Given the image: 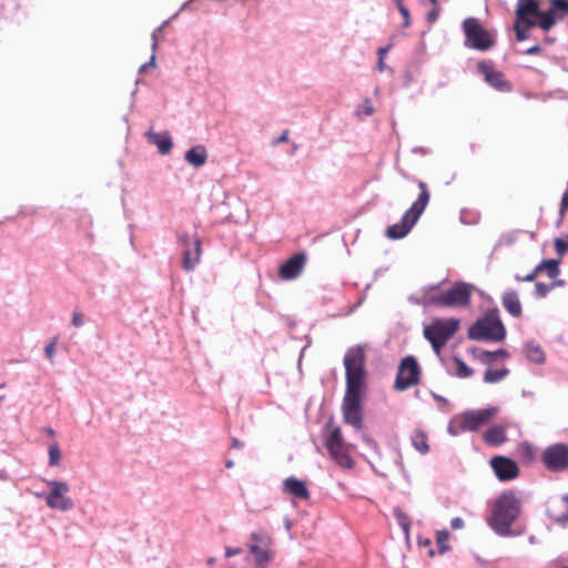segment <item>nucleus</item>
I'll use <instances>...</instances> for the list:
<instances>
[{
	"instance_id": "c85d7f7f",
	"label": "nucleus",
	"mask_w": 568,
	"mask_h": 568,
	"mask_svg": "<svg viewBox=\"0 0 568 568\" xmlns=\"http://www.w3.org/2000/svg\"><path fill=\"white\" fill-rule=\"evenodd\" d=\"M526 355L527 357L535 363H542L545 361V354L542 349L537 345H527L526 346Z\"/></svg>"
},
{
	"instance_id": "aec40b11",
	"label": "nucleus",
	"mask_w": 568,
	"mask_h": 568,
	"mask_svg": "<svg viewBox=\"0 0 568 568\" xmlns=\"http://www.w3.org/2000/svg\"><path fill=\"white\" fill-rule=\"evenodd\" d=\"M283 489L286 494L292 495L298 499H308L310 491L305 485V483L295 477H288L284 480Z\"/></svg>"
},
{
	"instance_id": "7c9ffc66",
	"label": "nucleus",
	"mask_w": 568,
	"mask_h": 568,
	"mask_svg": "<svg viewBox=\"0 0 568 568\" xmlns=\"http://www.w3.org/2000/svg\"><path fill=\"white\" fill-rule=\"evenodd\" d=\"M456 364V374L460 378H467L473 375V369L466 365L460 358H454Z\"/></svg>"
},
{
	"instance_id": "2f4dec72",
	"label": "nucleus",
	"mask_w": 568,
	"mask_h": 568,
	"mask_svg": "<svg viewBox=\"0 0 568 568\" xmlns=\"http://www.w3.org/2000/svg\"><path fill=\"white\" fill-rule=\"evenodd\" d=\"M395 515H396V519H397L399 526L403 529L405 538L408 539L409 528H410L409 518L405 514H403L400 510H396Z\"/></svg>"
},
{
	"instance_id": "3c124183",
	"label": "nucleus",
	"mask_w": 568,
	"mask_h": 568,
	"mask_svg": "<svg viewBox=\"0 0 568 568\" xmlns=\"http://www.w3.org/2000/svg\"><path fill=\"white\" fill-rule=\"evenodd\" d=\"M554 568H568V558L555 562Z\"/></svg>"
},
{
	"instance_id": "0e129e2a",
	"label": "nucleus",
	"mask_w": 568,
	"mask_h": 568,
	"mask_svg": "<svg viewBox=\"0 0 568 568\" xmlns=\"http://www.w3.org/2000/svg\"><path fill=\"white\" fill-rule=\"evenodd\" d=\"M566 518L568 519V516Z\"/></svg>"
},
{
	"instance_id": "0eeeda50",
	"label": "nucleus",
	"mask_w": 568,
	"mask_h": 568,
	"mask_svg": "<svg viewBox=\"0 0 568 568\" xmlns=\"http://www.w3.org/2000/svg\"><path fill=\"white\" fill-rule=\"evenodd\" d=\"M468 336L476 341H503L506 329L496 313H490L479 318L468 331Z\"/></svg>"
},
{
	"instance_id": "6ab92c4d",
	"label": "nucleus",
	"mask_w": 568,
	"mask_h": 568,
	"mask_svg": "<svg viewBox=\"0 0 568 568\" xmlns=\"http://www.w3.org/2000/svg\"><path fill=\"white\" fill-rule=\"evenodd\" d=\"M307 256L304 252L294 254L284 264L281 265L278 275L282 280L290 281L296 278L303 271Z\"/></svg>"
},
{
	"instance_id": "a18cd8bd",
	"label": "nucleus",
	"mask_w": 568,
	"mask_h": 568,
	"mask_svg": "<svg viewBox=\"0 0 568 568\" xmlns=\"http://www.w3.org/2000/svg\"><path fill=\"white\" fill-rule=\"evenodd\" d=\"M453 529H460L464 526L462 518H454L450 523Z\"/></svg>"
},
{
	"instance_id": "e433bc0d",
	"label": "nucleus",
	"mask_w": 568,
	"mask_h": 568,
	"mask_svg": "<svg viewBox=\"0 0 568 568\" xmlns=\"http://www.w3.org/2000/svg\"><path fill=\"white\" fill-rule=\"evenodd\" d=\"M388 47H383L378 49V61H377V69L379 71H384L386 69V65L384 63L385 57L387 55Z\"/></svg>"
},
{
	"instance_id": "f704fd0d",
	"label": "nucleus",
	"mask_w": 568,
	"mask_h": 568,
	"mask_svg": "<svg viewBox=\"0 0 568 568\" xmlns=\"http://www.w3.org/2000/svg\"><path fill=\"white\" fill-rule=\"evenodd\" d=\"M374 112V109L368 100H365L362 105H359L356 110V114L358 116H369Z\"/></svg>"
},
{
	"instance_id": "8fccbe9b",
	"label": "nucleus",
	"mask_w": 568,
	"mask_h": 568,
	"mask_svg": "<svg viewBox=\"0 0 568 568\" xmlns=\"http://www.w3.org/2000/svg\"><path fill=\"white\" fill-rule=\"evenodd\" d=\"M288 141V131L285 130L277 139L276 143H284Z\"/></svg>"
},
{
	"instance_id": "423d86ee",
	"label": "nucleus",
	"mask_w": 568,
	"mask_h": 568,
	"mask_svg": "<svg viewBox=\"0 0 568 568\" xmlns=\"http://www.w3.org/2000/svg\"><path fill=\"white\" fill-rule=\"evenodd\" d=\"M497 412V407L465 412L453 419L449 432L453 435H457L460 432H475L486 425Z\"/></svg>"
},
{
	"instance_id": "c03bdc74",
	"label": "nucleus",
	"mask_w": 568,
	"mask_h": 568,
	"mask_svg": "<svg viewBox=\"0 0 568 568\" xmlns=\"http://www.w3.org/2000/svg\"><path fill=\"white\" fill-rule=\"evenodd\" d=\"M242 552V549L241 548H231V547H226L225 548V556L229 558V557H232V556H235V555H239Z\"/></svg>"
},
{
	"instance_id": "a19ab883",
	"label": "nucleus",
	"mask_w": 568,
	"mask_h": 568,
	"mask_svg": "<svg viewBox=\"0 0 568 568\" xmlns=\"http://www.w3.org/2000/svg\"><path fill=\"white\" fill-rule=\"evenodd\" d=\"M57 337H54L44 348L45 356L52 359L55 353Z\"/></svg>"
},
{
	"instance_id": "680f3d73",
	"label": "nucleus",
	"mask_w": 568,
	"mask_h": 568,
	"mask_svg": "<svg viewBox=\"0 0 568 568\" xmlns=\"http://www.w3.org/2000/svg\"><path fill=\"white\" fill-rule=\"evenodd\" d=\"M2 399H3V396H2V395H0V402H1Z\"/></svg>"
},
{
	"instance_id": "f8f14e48",
	"label": "nucleus",
	"mask_w": 568,
	"mask_h": 568,
	"mask_svg": "<svg viewBox=\"0 0 568 568\" xmlns=\"http://www.w3.org/2000/svg\"><path fill=\"white\" fill-rule=\"evenodd\" d=\"M547 469L551 471H564L568 469V445L554 444L547 447L541 456Z\"/></svg>"
},
{
	"instance_id": "4c0bfd02",
	"label": "nucleus",
	"mask_w": 568,
	"mask_h": 568,
	"mask_svg": "<svg viewBox=\"0 0 568 568\" xmlns=\"http://www.w3.org/2000/svg\"><path fill=\"white\" fill-rule=\"evenodd\" d=\"M430 4L433 6V9L427 13V21L429 23H433L437 20L438 18V14H439V7H438V3H437V0H435V2H432L429 0Z\"/></svg>"
},
{
	"instance_id": "7ed1b4c3",
	"label": "nucleus",
	"mask_w": 568,
	"mask_h": 568,
	"mask_svg": "<svg viewBox=\"0 0 568 568\" xmlns=\"http://www.w3.org/2000/svg\"><path fill=\"white\" fill-rule=\"evenodd\" d=\"M459 321L456 318H436L424 327V336L434 352L440 355L443 347L456 334Z\"/></svg>"
},
{
	"instance_id": "39448f33",
	"label": "nucleus",
	"mask_w": 568,
	"mask_h": 568,
	"mask_svg": "<svg viewBox=\"0 0 568 568\" xmlns=\"http://www.w3.org/2000/svg\"><path fill=\"white\" fill-rule=\"evenodd\" d=\"M420 193L410 209L404 214L399 223L393 224V239H403L416 224L429 202V192L424 182L419 183Z\"/></svg>"
},
{
	"instance_id": "49530a36",
	"label": "nucleus",
	"mask_w": 568,
	"mask_h": 568,
	"mask_svg": "<svg viewBox=\"0 0 568 568\" xmlns=\"http://www.w3.org/2000/svg\"><path fill=\"white\" fill-rule=\"evenodd\" d=\"M154 65H155V55L153 53L150 61L140 68V72H144L149 67H154Z\"/></svg>"
},
{
	"instance_id": "cd10ccee",
	"label": "nucleus",
	"mask_w": 568,
	"mask_h": 568,
	"mask_svg": "<svg viewBox=\"0 0 568 568\" xmlns=\"http://www.w3.org/2000/svg\"><path fill=\"white\" fill-rule=\"evenodd\" d=\"M537 267H541V272L546 271L550 278H555L559 274L558 262L555 260H545Z\"/></svg>"
},
{
	"instance_id": "9b49d317",
	"label": "nucleus",
	"mask_w": 568,
	"mask_h": 568,
	"mask_svg": "<svg viewBox=\"0 0 568 568\" xmlns=\"http://www.w3.org/2000/svg\"><path fill=\"white\" fill-rule=\"evenodd\" d=\"M422 368L417 359L409 355L404 357L397 369L394 387L397 390H406L420 382Z\"/></svg>"
},
{
	"instance_id": "603ef678",
	"label": "nucleus",
	"mask_w": 568,
	"mask_h": 568,
	"mask_svg": "<svg viewBox=\"0 0 568 568\" xmlns=\"http://www.w3.org/2000/svg\"><path fill=\"white\" fill-rule=\"evenodd\" d=\"M233 448H241L243 445L242 443L237 439V438H233L232 439V445H231Z\"/></svg>"
},
{
	"instance_id": "f3484780",
	"label": "nucleus",
	"mask_w": 568,
	"mask_h": 568,
	"mask_svg": "<svg viewBox=\"0 0 568 568\" xmlns=\"http://www.w3.org/2000/svg\"><path fill=\"white\" fill-rule=\"evenodd\" d=\"M477 69L484 75L485 81L493 88L504 92L511 90V85L506 80L505 74L496 70L491 62L481 61L477 64Z\"/></svg>"
},
{
	"instance_id": "72a5a7b5",
	"label": "nucleus",
	"mask_w": 568,
	"mask_h": 568,
	"mask_svg": "<svg viewBox=\"0 0 568 568\" xmlns=\"http://www.w3.org/2000/svg\"><path fill=\"white\" fill-rule=\"evenodd\" d=\"M555 286H556L555 283H552V284L536 283L535 291H536L537 296L545 297Z\"/></svg>"
},
{
	"instance_id": "a211bd4d",
	"label": "nucleus",
	"mask_w": 568,
	"mask_h": 568,
	"mask_svg": "<svg viewBox=\"0 0 568 568\" xmlns=\"http://www.w3.org/2000/svg\"><path fill=\"white\" fill-rule=\"evenodd\" d=\"M491 468L494 469L496 476L500 480H511L518 476L519 468L517 464L503 456L493 457L490 460Z\"/></svg>"
},
{
	"instance_id": "6e6552de",
	"label": "nucleus",
	"mask_w": 568,
	"mask_h": 568,
	"mask_svg": "<svg viewBox=\"0 0 568 568\" xmlns=\"http://www.w3.org/2000/svg\"><path fill=\"white\" fill-rule=\"evenodd\" d=\"M473 286L456 283L450 288L429 296V303L440 307L467 306L470 302Z\"/></svg>"
},
{
	"instance_id": "393cba45",
	"label": "nucleus",
	"mask_w": 568,
	"mask_h": 568,
	"mask_svg": "<svg viewBox=\"0 0 568 568\" xmlns=\"http://www.w3.org/2000/svg\"><path fill=\"white\" fill-rule=\"evenodd\" d=\"M509 357V353L506 349H497L494 352L478 351L477 358L484 364H490L497 359H506Z\"/></svg>"
},
{
	"instance_id": "473e14b6",
	"label": "nucleus",
	"mask_w": 568,
	"mask_h": 568,
	"mask_svg": "<svg viewBox=\"0 0 568 568\" xmlns=\"http://www.w3.org/2000/svg\"><path fill=\"white\" fill-rule=\"evenodd\" d=\"M61 458V450L58 444H53L49 447V464L55 466L59 464Z\"/></svg>"
},
{
	"instance_id": "5fc2aeb1",
	"label": "nucleus",
	"mask_w": 568,
	"mask_h": 568,
	"mask_svg": "<svg viewBox=\"0 0 568 568\" xmlns=\"http://www.w3.org/2000/svg\"><path fill=\"white\" fill-rule=\"evenodd\" d=\"M385 235L387 237H390V226H387L386 230H385Z\"/></svg>"
},
{
	"instance_id": "412c9836",
	"label": "nucleus",
	"mask_w": 568,
	"mask_h": 568,
	"mask_svg": "<svg viewBox=\"0 0 568 568\" xmlns=\"http://www.w3.org/2000/svg\"><path fill=\"white\" fill-rule=\"evenodd\" d=\"M146 136L151 143L156 145L161 154H169L171 152L173 143L168 132L156 133L153 131H149L146 133Z\"/></svg>"
},
{
	"instance_id": "ddd939ff",
	"label": "nucleus",
	"mask_w": 568,
	"mask_h": 568,
	"mask_svg": "<svg viewBox=\"0 0 568 568\" xmlns=\"http://www.w3.org/2000/svg\"><path fill=\"white\" fill-rule=\"evenodd\" d=\"M271 545L272 539L263 532H253L251 535V544L248 545L250 552L254 556L255 564L264 568L271 561Z\"/></svg>"
},
{
	"instance_id": "b1692460",
	"label": "nucleus",
	"mask_w": 568,
	"mask_h": 568,
	"mask_svg": "<svg viewBox=\"0 0 568 568\" xmlns=\"http://www.w3.org/2000/svg\"><path fill=\"white\" fill-rule=\"evenodd\" d=\"M483 437L488 445H501L507 440L506 427L501 425L493 426L484 433Z\"/></svg>"
},
{
	"instance_id": "4d7b16f0",
	"label": "nucleus",
	"mask_w": 568,
	"mask_h": 568,
	"mask_svg": "<svg viewBox=\"0 0 568 568\" xmlns=\"http://www.w3.org/2000/svg\"><path fill=\"white\" fill-rule=\"evenodd\" d=\"M48 435L53 436V435H54V432H53L51 428H49V429H48Z\"/></svg>"
},
{
	"instance_id": "bf43d9fd",
	"label": "nucleus",
	"mask_w": 568,
	"mask_h": 568,
	"mask_svg": "<svg viewBox=\"0 0 568 568\" xmlns=\"http://www.w3.org/2000/svg\"><path fill=\"white\" fill-rule=\"evenodd\" d=\"M429 555H430V556H434V550H432V549H430V550H429Z\"/></svg>"
},
{
	"instance_id": "58836bf2",
	"label": "nucleus",
	"mask_w": 568,
	"mask_h": 568,
	"mask_svg": "<svg viewBox=\"0 0 568 568\" xmlns=\"http://www.w3.org/2000/svg\"><path fill=\"white\" fill-rule=\"evenodd\" d=\"M555 248L559 255H564L566 252H568V242L562 239H556Z\"/></svg>"
},
{
	"instance_id": "bb28decb",
	"label": "nucleus",
	"mask_w": 568,
	"mask_h": 568,
	"mask_svg": "<svg viewBox=\"0 0 568 568\" xmlns=\"http://www.w3.org/2000/svg\"><path fill=\"white\" fill-rule=\"evenodd\" d=\"M509 374L508 368H500V369H486L484 374V382L488 384H495L500 381H503L507 375Z\"/></svg>"
},
{
	"instance_id": "6e6d98bb",
	"label": "nucleus",
	"mask_w": 568,
	"mask_h": 568,
	"mask_svg": "<svg viewBox=\"0 0 568 568\" xmlns=\"http://www.w3.org/2000/svg\"><path fill=\"white\" fill-rule=\"evenodd\" d=\"M233 465H234L233 460H227V462H226V464H225V466H226L227 468L233 467Z\"/></svg>"
},
{
	"instance_id": "ea45409f",
	"label": "nucleus",
	"mask_w": 568,
	"mask_h": 568,
	"mask_svg": "<svg viewBox=\"0 0 568 568\" xmlns=\"http://www.w3.org/2000/svg\"><path fill=\"white\" fill-rule=\"evenodd\" d=\"M397 7H398V10H399L400 14L404 18V26L407 27L409 24V12H408V9L405 8V6L403 4L402 0H397Z\"/></svg>"
},
{
	"instance_id": "de8ad7c7",
	"label": "nucleus",
	"mask_w": 568,
	"mask_h": 568,
	"mask_svg": "<svg viewBox=\"0 0 568 568\" xmlns=\"http://www.w3.org/2000/svg\"><path fill=\"white\" fill-rule=\"evenodd\" d=\"M540 51H541V48H540L538 44H536V45H532V47L528 48V49L525 51V53H526V54H529V55H532V54H537V53H539Z\"/></svg>"
},
{
	"instance_id": "09e8293b",
	"label": "nucleus",
	"mask_w": 568,
	"mask_h": 568,
	"mask_svg": "<svg viewBox=\"0 0 568 568\" xmlns=\"http://www.w3.org/2000/svg\"><path fill=\"white\" fill-rule=\"evenodd\" d=\"M160 32V30H156L152 33V50L153 52L156 50V47H158V33Z\"/></svg>"
},
{
	"instance_id": "dca6fc26",
	"label": "nucleus",
	"mask_w": 568,
	"mask_h": 568,
	"mask_svg": "<svg viewBox=\"0 0 568 568\" xmlns=\"http://www.w3.org/2000/svg\"><path fill=\"white\" fill-rule=\"evenodd\" d=\"M182 245V267L185 271H192L200 262L201 256V241L199 237H190L183 234L179 237Z\"/></svg>"
},
{
	"instance_id": "20e7f679",
	"label": "nucleus",
	"mask_w": 568,
	"mask_h": 568,
	"mask_svg": "<svg viewBox=\"0 0 568 568\" xmlns=\"http://www.w3.org/2000/svg\"><path fill=\"white\" fill-rule=\"evenodd\" d=\"M539 3L537 0H518L515 11L514 30L516 40L528 39V30L538 27Z\"/></svg>"
},
{
	"instance_id": "13d9d810",
	"label": "nucleus",
	"mask_w": 568,
	"mask_h": 568,
	"mask_svg": "<svg viewBox=\"0 0 568 568\" xmlns=\"http://www.w3.org/2000/svg\"><path fill=\"white\" fill-rule=\"evenodd\" d=\"M213 562H214V559H213V558H210V559L207 560V564H209V565H212Z\"/></svg>"
},
{
	"instance_id": "a878e982",
	"label": "nucleus",
	"mask_w": 568,
	"mask_h": 568,
	"mask_svg": "<svg viewBox=\"0 0 568 568\" xmlns=\"http://www.w3.org/2000/svg\"><path fill=\"white\" fill-rule=\"evenodd\" d=\"M412 444L420 454H427L429 452L428 437L423 430L417 429L413 433Z\"/></svg>"
},
{
	"instance_id": "f03ea898",
	"label": "nucleus",
	"mask_w": 568,
	"mask_h": 568,
	"mask_svg": "<svg viewBox=\"0 0 568 568\" xmlns=\"http://www.w3.org/2000/svg\"><path fill=\"white\" fill-rule=\"evenodd\" d=\"M519 513V501L514 494L504 493L495 500L488 523L497 534L507 536Z\"/></svg>"
},
{
	"instance_id": "79ce46f5",
	"label": "nucleus",
	"mask_w": 568,
	"mask_h": 568,
	"mask_svg": "<svg viewBox=\"0 0 568 568\" xmlns=\"http://www.w3.org/2000/svg\"><path fill=\"white\" fill-rule=\"evenodd\" d=\"M72 324L75 327H80L83 324V316L79 311H74L72 315Z\"/></svg>"
},
{
	"instance_id": "2eb2a0df",
	"label": "nucleus",
	"mask_w": 568,
	"mask_h": 568,
	"mask_svg": "<svg viewBox=\"0 0 568 568\" xmlns=\"http://www.w3.org/2000/svg\"><path fill=\"white\" fill-rule=\"evenodd\" d=\"M568 16V0H550V8L547 11H540L538 14V27L544 31H549L558 20Z\"/></svg>"
},
{
	"instance_id": "37998d69",
	"label": "nucleus",
	"mask_w": 568,
	"mask_h": 568,
	"mask_svg": "<svg viewBox=\"0 0 568 568\" xmlns=\"http://www.w3.org/2000/svg\"><path fill=\"white\" fill-rule=\"evenodd\" d=\"M560 214L564 215L566 211H568V193H564L560 202Z\"/></svg>"
},
{
	"instance_id": "4be33fe9",
	"label": "nucleus",
	"mask_w": 568,
	"mask_h": 568,
	"mask_svg": "<svg viewBox=\"0 0 568 568\" xmlns=\"http://www.w3.org/2000/svg\"><path fill=\"white\" fill-rule=\"evenodd\" d=\"M185 161L194 168L203 166L207 161L206 148L202 144L195 145L186 151Z\"/></svg>"
},
{
	"instance_id": "1a4fd4ad",
	"label": "nucleus",
	"mask_w": 568,
	"mask_h": 568,
	"mask_svg": "<svg viewBox=\"0 0 568 568\" xmlns=\"http://www.w3.org/2000/svg\"><path fill=\"white\" fill-rule=\"evenodd\" d=\"M466 44L478 51H487L495 44L493 33L485 29L476 18H467L463 22Z\"/></svg>"
},
{
	"instance_id": "c756f323",
	"label": "nucleus",
	"mask_w": 568,
	"mask_h": 568,
	"mask_svg": "<svg viewBox=\"0 0 568 568\" xmlns=\"http://www.w3.org/2000/svg\"><path fill=\"white\" fill-rule=\"evenodd\" d=\"M449 532L447 530L438 531L436 535V545L440 554L446 552L449 549L448 545Z\"/></svg>"
},
{
	"instance_id": "4468645a",
	"label": "nucleus",
	"mask_w": 568,
	"mask_h": 568,
	"mask_svg": "<svg viewBox=\"0 0 568 568\" xmlns=\"http://www.w3.org/2000/svg\"><path fill=\"white\" fill-rule=\"evenodd\" d=\"M50 493L45 497L48 507L58 510H70L73 507V501L65 496L69 491V486L64 481L52 480L48 483Z\"/></svg>"
},
{
	"instance_id": "c9c22d12",
	"label": "nucleus",
	"mask_w": 568,
	"mask_h": 568,
	"mask_svg": "<svg viewBox=\"0 0 568 568\" xmlns=\"http://www.w3.org/2000/svg\"><path fill=\"white\" fill-rule=\"evenodd\" d=\"M539 273H541V267L536 266L529 274L525 276L516 275L515 280L517 282H532L539 275Z\"/></svg>"
},
{
	"instance_id": "052dcab7",
	"label": "nucleus",
	"mask_w": 568,
	"mask_h": 568,
	"mask_svg": "<svg viewBox=\"0 0 568 568\" xmlns=\"http://www.w3.org/2000/svg\"><path fill=\"white\" fill-rule=\"evenodd\" d=\"M3 387H4V384H1V385H0V388H3Z\"/></svg>"
},
{
	"instance_id": "5701e85b",
	"label": "nucleus",
	"mask_w": 568,
	"mask_h": 568,
	"mask_svg": "<svg viewBox=\"0 0 568 568\" xmlns=\"http://www.w3.org/2000/svg\"><path fill=\"white\" fill-rule=\"evenodd\" d=\"M503 306L507 310V312L514 317H519L521 315V304L518 297L517 292L507 291L504 293L501 297Z\"/></svg>"
},
{
	"instance_id": "e2e57ef3",
	"label": "nucleus",
	"mask_w": 568,
	"mask_h": 568,
	"mask_svg": "<svg viewBox=\"0 0 568 568\" xmlns=\"http://www.w3.org/2000/svg\"><path fill=\"white\" fill-rule=\"evenodd\" d=\"M432 2H435V0H430Z\"/></svg>"
},
{
	"instance_id": "f257e3e1",
	"label": "nucleus",
	"mask_w": 568,
	"mask_h": 568,
	"mask_svg": "<svg viewBox=\"0 0 568 568\" xmlns=\"http://www.w3.org/2000/svg\"><path fill=\"white\" fill-rule=\"evenodd\" d=\"M365 349L361 345L348 348L344 355L346 389L343 398V418L356 429L363 426L362 400L365 396L367 372Z\"/></svg>"
},
{
	"instance_id": "864d4df0",
	"label": "nucleus",
	"mask_w": 568,
	"mask_h": 568,
	"mask_svg": "<svg viewBox=\"0 0 568 568\" xmlns=\"http://www.w3.org/2000/svg\"><path fill=\"white\" fill-rule=\"evenodd\" d=\"M419 544L423 546H430L432 542L429 539H425L424 541L420 540Z\"/></svg>"
},
{
	"instance_id": "9d476101",
	"label": "nucleus",
	"mask_w": 568,
	"mask_h": 568,
	"mask_svg": "<svg viewBox=\"0 0 568 568\" xmlns=\"http://www.w3.org/2000/svg\"><path fill=\"white\" fill-rule=\"evenodd\" d=\"M325 446L333 460L343 468H352L354 460L351 456L352 445L345 443L339 427H334L325 439Z\"/></svg>"
}]
</instances>
